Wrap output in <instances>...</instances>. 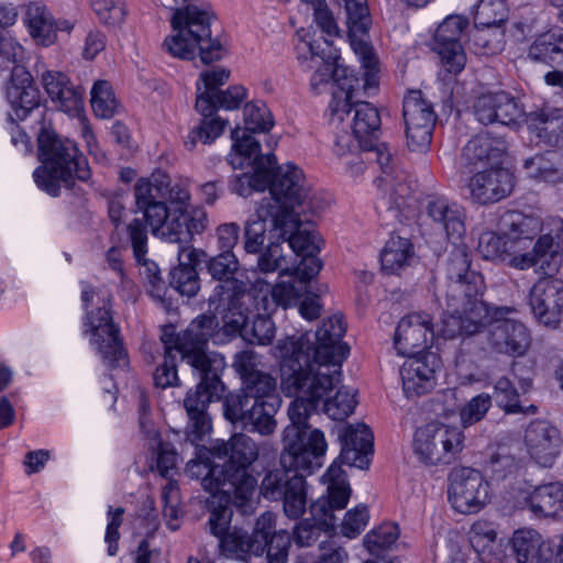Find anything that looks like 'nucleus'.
<instances>
[{
    "label": "nucleus",
    "instance_id": "1",
    "mask_svg": "<svg viewBox=\"0 0 563 563\" xmlns=\"http://www.w3.org/2000/svg\"><path fill=\"white\" fill-rule=\"evenodd\" d=\"M283 373L286 389L297 395V399L288 408L290 423L283 432L282 467L265 474L260 493L267 500L283 501L285 515L297 520L307 507L303 473L311 474L322 466L328 448L323 432L319 429L309 431L306 420L332 383L331 378L300 373V366L292 361H286Z\"/></svg>",
    "mask_w": 563,
    "mask_h": 563
},
{
    "label": "nucleus",
    "instance_id": "2",
    "mask_svg": "<svg viewBox=\"0 0 563 563\" xmlns=\"http://www.w3.org/2000/svg\"><path fill=\"white\" fill-rule=\"evenodd\" d=\"M346 331V324L341 314H333L324 319L321 327L316 331V346L313 349V356L310 358L311 345L306 335L299 338L287 336L278 340L275 350L276 355L280 358V376L282 387L287 396H291L284 384L283 365L286 361H292L300 366V373L307 374L309 377L321 376L331 378V386L324 390L321 398L316 405V412L320 402L323 401V411L332 420L343 421L353 413L356 401V393L345 386L340 387L333 397L323 400L340 382L342 376V363L347 357L350 347L342 342V338ZM297 399V395L292 394ZM309 419V418H307ZM308 423V420H306ZM308 430H312L309 424Z\"/></svg>",
    "mask_w": 563,
    "mask_h": 563
},
{
    "label": "nucleus",
    "instance_id": "3",
    "mask_svg": "<svg viewBox=\"0 0 563 563\" xmlns=\"http://www.w3.org/2000/svg\"><path fill=\"white\" fill-rule=\"evenodd\" d=\"M218 327L219 321L214 314L202 313L180 332L181 347L185 350L184 362L191 367L192 376L199 379L184 398L188 419L185 432L187 440L192 444L203 440L211 432L209 406L219 401L225 390L221 379L225 368L224 356L207 349Z\"/></svg>",
    "mask_w": 563,
    "mask_h": 563
},
{
    "label": "nucleus",
    "instance_id": "4",
    "mask_svg": "<svg viewBox=\"0 0 563 563\" xmlns=\"http://www.w3.org/2000/svg\"><path fill=\"white\" fill-rule=\"evenodd\" d=\"M452 240V250L445 262L444 338L470 336L478 333L489 317L482 300L485 283L482 274L471 267L468 247Z\"/></svg>",
    "mask_w": 563,
    "mask_h": 563
},
{
    "label": "nucleus",
    "instance_id": "5",
    "mask_svg": "<svg viewBox=\"0 0 563 563\" xmlns=\"http://www.w3.org/2000/svg\"><path fill=\"white\" fill-rule=\"evenodd\" d=\"M222 397L223 416L231 423L261 435H269L275 431V415L282 398L277 379L271 373L263 371L251 374L244 378L239 390Z\"/></svg>",
    "mask_w": 563,
    "mask_h": 563
},
{
    "label": "nucleus",
    "instance_id": "6",
    "mask_svg": "<svg viewBox=\"0 0 563 563\" xmlns=\"http://www.w3.org/2000/svg\"><path fill=\"white\" fill-rule=\"evenodd\" d=\"M188 1L162 0L165 7L174 10L170 19L174 34L165 38L163 48L180 59L191 60L198 54L206 65L220 60L227 49L211 36L210 12Z\"/></svg>",
    "mask_w": 563,
    "mask_h": 563
},
{
    "label": "nucleus",
    "instance_id": "7",
    "mask_svg": "<svg viewBox=\"0 0 563 563\" xmlns=\"http://www.w3.org/2000/svg\"><path fill=\"white\" fill-rule=\"evenodd\" d=\"M37 152L42 165L34 170L33 178L52 197H58L62 187L74 190L76 180L87 183L91 178L88 161L76 143L52 129H41Z\"/></svg>",
    "mask_w": 563,
    "mask_h": 563
},
{
    "label": "nucleus",
    "instance_id": "8",
    "mask_svg": "<svg viewBox=\"0 0 563 563\" xmlns=\"http://www.w3.org/2000/svg\"><path fill=\"white\" fill-rule=\"evenodd\" d=\"M363 75L361 78H354V84L343 82L342 89L332 92V99L328 107L330 121L343 122L344 115L353 113L352 131L354 137L360 142L362 150H368L375 146L382 134V118L378 109L368 101L360 100V97H369L378 88H366L364 80L367 68L361 63ZM376 82H378V63L375 68Z\"/></svg>",
    "mask_w": 563,
    "mask_h": 563
},
{
    "label": "nucleus",
    "instance_id": "9",
    "mask_svg": "<svg viewBox=\"0 0 563 563\" xmlns=\"http://www.w3.org/2000/svg\"><path fill=\"white\" fill-rule=\"evenodd\" d=\"M560 242H553L549 234L536 240L533 247L525 253L516 249V241L503 234L484 232L478 239L477 251L484 260L500 262L512 268L526 271L537 268L542 274H552L555 263V250Z\"/></svg>",
    "mask_w": 563,
    "mask_h": 563
},
{
    "label": "nucleus",
    "instance_id": "10",
    "mask_svg": "<svg viewBox=\"0 0 563 563\" xmlns=\"http://www.w3.org/2000/svg\"><path fill=\"white\" fill-rule=\"evenodd\" d=\"M163 201H166V217L159 225V239L170 243L188 244L195 234H201L208 223L203 208L191 207V195L181 183L172 184L165 174Z\"/></svg>",
    "mask_w": 563,
    "mask_h": 563
},
{
    "label": "nucleus",
    "instance_id": "11",
    "mask_svg": "<svg viewBox=\"0 0 563 563\" xmlns=\"http://www.w3.org/2000/svg\"><path fill=\"white\" fill-rule=\"evenodd\" d=\"M212 452L219 459L228 457L221 464L225 468V475L229 479L224 486L231 490L233 503L244 506L253 498L257 486L256 478L250 473L251 465L258 457L256 443L249 435L236 433L228 442L217 443L212 448Z\"/></svg>",
    "mask_w": 563,
    "mask_h": 563
},
{
    "label": "nucleus",
    "instance_id": "12",
    "mask_svg": "<svg viewBox=\"0 0 563 563\" xmlns=\"http://www.w3.org/2000/svg\"><path fill=\"white\" fill-rule=\"evenodd\" d=\"M233 141L232 152L228 155L229 164L234 168L251 166L253 174L235 175L230 181L232 192L242 197L250 196L254 190L262 191L267 188L269 164L275 163V155L261 152V143L254 136L239 137V130L231 132Z\"/></svg>",
    "mask_w": 563,
    "mask_h": 563
},
{
    "label": "nucleus",
    "instance_id": "13",
    "mask_svg": "<svg viewBox=\"0 0 563 563\" xmlns=\"http://www.w3.org/2000/svg\"><path fill=\"white\" fill-rule=\"evenodd\" d=\"M498 227L510 241H516V249H519V253H523L527 241L532 242L538 235L537 240L549 234L553 242H560V247L555 250L556 252L553 255L556 263L553 273L559 271L563 252V220L561 218L549 217L543 221L539 214L533 212L507 210L500 216Z\"/></svg>",
    "mask_w": 563,
    "mask_h": 563
},
{
    "label": "nucleus",
    "instance_id": "14",
    "mask_svg": "<svg viewBox=\"0 0 563 563\" xmlns=\"http://www.w3.org/2000/svg\"><path fill=\"white\" fill-rule=\"evenodd\" d=\"M465 437L459 427L431 422L417 429L413 452L426 465L453 463L464 449Z\"/></svg>",
    "mask_w": 563,
    "mask_h": 563
},
{
    "label": "nucleus",
    "instance_id": "15",
    "mask_svg": "<svg viewBox=\"0 0 563 563\" xmlns=\"http://www.w3.org/2000/svg\"><path fill=\"white\" fill-rule=\"evenodd\" d=\"M336 2L345 11L351 47L360 62L367 68L364 85L366 88H375L377 57L367 41L372 25L367 0H336Z\"/></svg>",
    "mask_w": 563,
    "mask_h": 563
},
{
    "label": "nucleus",
    "instance_id": "16",
    "mask_svg": "<svg viewBox=\"0 0 563 563\" xmlns=\"http://www.w3.org/2000/svg\"><path fill=\"white\" fill-rule=\"evenodd\" d=\"M275 163L267 166L269 195L276 200L280 209L287 213L302 212L310 209L314 213L312 199H308V190L303 186V174L300 168L295 165L287 164L276 166Z\"/></svg>",
    "mask_w": 563,
    "mask_h": 563
},
{
    "label": "nucleus",
    "instance_id": "17",
    "mask_svg": "<svg viewBox=\"0 0 563 563\" xmlns=\"http://www.w3.org/2000/svg\"><path fill=\"white\" fill-rule=\"evenodd\" d=\"M86 325L91 333V341L97 345L103 363L110 367H120L128 363L126 351L120 339V329L113 322L110 312V299H103L96 310H87Z\"/></svg>",
    "mask_w": 563,
    "mask_h": 563
},
{
    "label": "nucleus",
    "instance_id": "18",
    "mask_svg": "<svg viewBox=\"0 0 563 563\" xmlns=\"http://www.w3.org/2000/svg\"><path fill=\"white\" fill-rule=\"evenodd\" d=\"M402 117L406 125L407 146L412 152L429 148L437 114L420 90H410L404 98Z\"/></svg>",
    "mask_w": 563,
    "mask_h": 563
},
{
    "label": "nucleus",
    "instance_id": "19",
    "mask_svg": "<svg viewBox=\"0 0 563 563\" xmlns=\"http://www.w3.org/2000/svg\"><path fill=\"white\" fill-rule=\"evenodd\" d=\"M301 212L287 213L286 219L294 222V227L287 228L288 231L282 235V242L288 244L292 252L301 260L297 265V273L306 278H314L322 268V262L317 257L322 242L319 234L307 228L305 224L311 222V219L300 217Z\"/></svg>",
    "mask_w": 563,
    "mask_h": 563
},
{
    "label": "nucleus",
    "instance_id": "20",
    "mask_svg": "<svg viewBox=\"0 0 563 563\" xmlns=\"http://www.w3.org/2000/svg\"><path fill=\"white\" fill-rule=\"evenodd\" d=\"M286 219V211L280 209L272 197H263L255 208L254 214L246 221L244 228V249L250 254L262 251L266 238V222L271 221L269 233L272 238L282 240V235L294 227V222Z\"/></svg>",
    "mask_w": 563,
    "mask_h": 563
},
{
    "label": "nucleus",
    "instance_id": "21",
    "mask_svg": "<svg viewBox=\"0 0 563 563\" xmlns=\"http://www.w3.org/2000/svg\"><path fill=\"white\" fill-rule=\"evenodd\" d=\"M275 517L272 512H264L255 523L252 533L243 529L233 528L219 539V548L228 558L246 560L247 556H260L265 552L269 539L275 530Z\"/></svg>",
    "mask_w": 563,
    "mask_h": 563
},
{
    "label": "nucleus",
    "instance_id": "22",
    "mask_svg": "<svg viewBox=\"0 0 563 563\" xmlns=\"http://www.w3.org/2000/svg\"><path fill=\"white\" fill-rule=\"evenodd\" d=\"M449 479V499L456 511L476 514L488 501L489 485L479 471L472 467L454 468Z\"/></svg>",
    "mask_w": 563,
    "mask_h": 563
},
{
    "label": "nucleus",
    "instance_id": "23",
    "mask_svg": "<svg viewBox=\"0 0 563 563\" xmlns=\"http://www.w3.org/2000/svg\"><path fill=\"white\" fill-rule=\"evenodd\" d=\"M443 320L435 331L431 317L426 312H412L399 322L394 335V345L399 355L422 354L434 338L442 336Z\"/></svg>",
    "mask_w": 563,
    "mask_h": 563
},
{
    "label": "nucleus",
    "instance_id": "24",
    "mask_svg": "<svg viewBox=\"0 0 563 563\" xmlns=\"http://www.w3.org/2000/svg\"><path fill=\"white\" fill-rule=\"evenodd\" d=\"M468 25V20L461 15H449L438 26L433 37V51L449 73H460L466 63V57L460 38Z\"/></svg>",
    "mask_w": 563,
    "mask_h": 563
},
{
    "label": "nucleus",
    "instance_id": "25",
    "mask_svg": "<svg viewBox=\"0 0 563 563\" xmlns=\"http://www.w3.org/2000/svg\"><path fill=\"white\" fill-rule=\"evenodd\" d=\"M165 174L154 173L151 178H140L134 185V198L137 210L154 236L159 238V225L166 217V201H163Z\"/></svg>",
    "mask_w": 563,
    "mask_h": 563
},
{
    "label": "nucleus",
    "instance_id": "26",
    "mask_svg": "<svg viewBox=\"0 0 563 563\" xmlns=\"http://www.w3.org/2000/svg\"><path fill=\"white\" fill-rule=\"evenodd\" d=\"M406 356L408 358L400 368L406 397L411 399L430 393L437 384L440 358L432 352Z\"/></svg>",
    "mask_w": 563,
    "mask_h": 563
},
{
    "label": "nucleus",
    "instance_id": "27",
    "mask_svg": "<svg viewBox=\"0 0 563 563\" xmlns=\"http://www.w3.org/2000/svg\"><path fill=\"white\" fill-rule=\"evenodd\" d=\"M475 119L484 125H516L523 114L517 99L509 92L496 91L478 96L473 103Z\"/></svg>",
    "mask_w": 563,
    "mask_h": 563
},
{
    "label": "nucleus",
    "instance_id": "28",
    "mask_svg": "<svg viewBox=\"0 0 563 563\" xmlns=\"http://www.w3.org/2000/svg\"><path fill=\"white\" fill-rule=\"evenodd\" d=\"M552 274L540 278L531 288L529 305L534 317L545 325H556L563 311V280Z\"/></svg>",
    "mask_w": 563,
    "mask_h": 563
},
{
    "label": "nucleus",
    "instance_id": "29",
    "mask_svg": "<svg viewBox=\"0 0 563 563\" xmlns=\"http://www.w3.org/2000/svg\"><path fill=\"white\" fill-rule=\"evenodd\" d=\"M365 152H373L376 156V161L380 166L385 176L378 177L376 179L378 195L376 201L377 210H386V211H395L397 213L398 209L401 208L406 202V197L408 196L409 188L406 184L395 183L394 179L389 176V172L391 169L390 163L393 161V154L386 143L376 142L375 146L368 150H364Z\"/></svg>",
    "mask_w": 563,
    "mask_h": 563
},
{
    "label": "nucleus",
    "instance_id": "30",
    "mask_svg": "<svg viewBox=\"0 0 563 563\" xmlns=\"http://www.w3.org/2000/svg\"><path fill=\"white\" fill-rule=\"evenodd\" d=\"M487 343L496 353L517 357L527 352L530 334L526 325L517 320H495L488 324Z\"/></svg>",
    "mask_w": 563,
    "mask_h": 563
},
{
    "label": "nucleus",
    "instance_id": "31",
    "mask_svg": "<svg viewBox=\"0 0 563 563\" xmlns=\"http://www.w3.org/2000/svg\"><path fill=\"white\" fill-rule=\"evenodd\" d=\"M514 176L506 168H490L474 174L468 180L471 198L479 205L498 202L514 189Z\"/></svg>",
    "mask_w": 563,
    "mask_h": 563
},
{
    "label": "nucleus",
    "instance_id": "32",
    "mask_svg": "<svg viewBox=\"0 0 563 563\" xmlns=\"http://www.w3.org/2000/svg\"><path fill=\"white\" fill-rule=\"evenodd\" d=\"M528 452L539 465L550 467L560 453V431L547 420L537 419L529 423L525 433Z\"/></svg>",
    "mask_w": 563,
    "mask_h": 563
},
{
    "label": "nucleus",
    "instance_id": "33",
    "mask_svg": "<svg viewBox=\"0 0 563 563\" xmlns=\"http://www.w3.org/2000/svg\"><path fill=\"white\" fill-rule=\"evenodd\" d=\"M7 99L11 104L9 112L11 122L26 119L32 110L38 108L40 90L35 87L32 75L24 67H13L11 81L7 87Z\"/></svg>",
    "mask_w": 563,
    "mask_h": 563
},
{
    "label": "nucleus",
    "instance_id": "34",
    "mask_svg": "<svg viewBox=\"0 0 563 563\" xmlns=\"http://www.w3.org/2000/svg\"><path fill=\"white\" fill-rule=\"evenodd\" d=\"M339 460L361 470L368 467L373 454L374 435L365 423L347 424L340 430Z\"/></svg>",
    "mask_w": 563,
    "mask_h": 563
},
{
    "label": "nucleus",
    "instance_id": "35",
    "mask_svg": "<svg viewBox=\"0 0 563 563\" xmlns=\"http://www.w3.org/2000/svg\"><path fill=\"white\" fill-rule=\"evenodd\" d=\"M518 563H551L555 560L554 541L532 528H520L511 538Z\"/></svg>",
    "mask_w": 563,
    "mask_h": 563
},
{
    "label": "nucleus",
    "instance_id": "36",
    "mask_svg": "<svg viewBox=\"0 0 563 563\" xmlns=\"http://www.w3.org/2000/svg\"><path fill=\"white\" fill-rule=\"evenodd\" d=\"M200 256L206 253L190 245L178 246V265L169 272V286L180 296L191 298L200 289V279L196 269Z\"/></svg>",
    "mask_w": 563,
    "mask_h": 563
},
{
    "label": "nucleus",
    "instance_id": "37",
    "mask_svg": "<svg viewBox=\"0 0 563 563\" xmlns=\"http://www.w3.org/2000/svg\"><path fill=\"white\" fill-rule=\"evenodd\" d=\"M42 84L56 108L70 115H79L84 109L82 91L70 84L69 78L60 73L46 70Z\"/></svg>",
    "mask_w": 563,
    "mask_h": 563
},
{
    "label": "nucleus",
    "instance_id": "38",
    "mask_svg": "<svg viewBox=\"0 0 563 563\" xmlns=\"http://www.w3.org/2000/svg\"><path fill=\"white\" fill-rule=\"evenodd\" d=\"M207 268L211 277L219 282L209 298L210 303H216L217 296L231 291L241 294L242 290H245V283L236 278L240 264L233 252H220L217 256L210 257L207 262Z\"/></svg>",
    "mask_w": 563,
    "mask_h": 563
},
{
    "label": "nucleus",
    "instance_id": "39",
    "mask_svg": "<svg viewBox=\"0 0 563 563\" xmlns=\"http://www.w3.org/2000/svg\"><path fill=\"white\" fill-rule=\"evenodd\" d=\"M427 214L450 240H462L465 234L464 211L456 202L444 197H433L426 206Z\"/></svg>",
    "mask_w": 563,
    "mask_h": 563
},
{
    "label": "nucleus",
    "instance_id": "40",
    "mask_svg": "<svg viewBox=\"0 0 563 563\" xmlns=\"http://www.w3.org/2000/svg\"><path fill=\"white\" fill-rule=\"evenodd\" d=\"M250 298V294L242 290L241 294L231 291L229 294L216 297V309L223 312V328L228 334L239 333L244 338V330L250 324V310L245 307V299Z\"/></svg>",
    "mask_w": 563,
    "mask_h": 563
},
{
    "label": "nucleus",
    "instance_id": "41",
    "mask_svg": "<svg viewBox=\"0 0 563 563\" xmlns=\"http://www.w3.org/2000/svg\"><path fill=\"white\" fill-rule=\"evenodd\" d=\"M186 474L190 478L200 479L205 490L209 492L213 498L218 494H223L227 501H233L231 490L224 486L229 479L225 475V468L221 464L210 461L209 457L190 460L186 465Z\"/></svg>",
    "mask_w": 563,
    "mask_h": 563
},
{
    "label": "nucleus",
    "instance_id": "42",
    "mask_svg": "<svg viewBox=\"0 0 563 563\" xmlns=\"http://www.w3.org/2000/svg\"><path fill=\"white\" fill-rule=\"evenodd\" d=\"M525 505L538 517H556L563 514V484L548 483L534 487L523 496Z\"/></svg>",
    "mask_w": 563,
    "mask_h": 563
},
{
    "label": "nucleus",
    "instance_id": "43",
    "mask_svg": "<svg viewBox=\"0 0 563 563\" xmlns=\"http://www.w3.org/2000/svg\"><path fill=\"white\" fill-rule=\"evenodd\" d=\"M528 57L553 68L563 66V27L554 26L537 35L528 48Z\"/></svg>",
    "mask_w": 563,
    "mask_h": 563
},
{
    "label": "nucleus",
    "instance_id": "44",
    "mask_svg": "<svg viewBox=\"0 0 563 563\" xmlns=\"http://www.w3.org/2000/svg\"><path fill=\"white\" fill-rule=\"evenodd\" d=\"M527 176L549 184H563V151H547L527 158Z\"/></svg>",
    "mask_w": 563,
    "mask_h": 563
},
{
    "label": "nucleus",
    "instance_id": "45",
    "mask_svg": "<svg viewBox=\"0 0 563 563\" xmlns=\"http://www.w3.org/2000/svg\"><path fill=\"white\" fill-rule=\"evenodd\" d=\"M230 70L223 67H214L202 71L196 82L197 98L195 108L199 113H210L214 110V97L222 91L221 86L230 78Z\"/></svg>",
    "mask_w": 563,
    "mask_h": 563
},
{
    "label": "nucleus",
    "instance_id": "46",
    "mask_svg": "<svg viewBox=\"0 0 563 563\" xmlns=\"http://www.w3.org/2000/svg\"><path fill=\"white\" fill-rule=\"evenodd\" d=\"M507 150L504 137H492L488 133L478 134L463 147V157L468 164L499 158Z\"/></svg>",
    "mask_w": 563,
    "mask_h": 563
},
{
    "label": "nucleus",
    "instance_id": "47",
    "mask_svg": "<svg viewBox=\"0 0 563 563\" xmlns=\"http://www.w3.org/2000/svg\"><path fill=\"white\" fill-rule=\"evenodd\" d=\"M412 256V244L408 239L390 236L380 252L382 269L389 275L398 274L410 264Z\"/></svg>",
    "mask_w": 563,
    "mask_h": 563
},
{
    "label": "nucleus",
    "instance_id": "48",
    "mask_svg": "<svg viewBox=\"0 0 563 563\" xmlns=\"http://www.w3.org/2000/svg\"><path fill=\"white\" fill-rule=\"evenodd\" d=\"M530 128L537 137L550 146H563V110L554 109L549 113L537 114Z\"/></svg>",
    "mask_w": 563,
    "mask_h": 563
},
{
    "label": "nucleus",
    "instance_id": "49",
    "mask_svg": "<svg viewBox=\"0 0 563 563\" xmlns=\"http://www.w3.org/2000/svg\"><path fill=\"white\" fill-rule=\"evenodd\" d=\"M24 22L30 34L43 45L48 46L56 38L55 26L44 7L38 3H30L26 8Z\"/></svg>",
    "mask_w": 563,
    "mask_h": 563
},
{
    "label": "nucleus",
    "instance_id": "50",
    "mask_svg": "<svg viewBox=\"0 0 563 563\" xmlns=\"http://www.w3.org/2000/svg\"><path fill=\"white\" fill-rule=\"evenodd\" d=\"M244 114V129L235 128L233 131L239 130V137L245 135L253 136L252 133L268 132L273 125L274 120L267 106L262 102L246 103L243 110Z\"/></svg>",
    "mask_w": 563,
    "mask_h": 563
},
{
    "label": "nucleus",
    "instance_id": "51",
    "mask_svg": "<svg viewBox=\"0 0 563 563\" xmlns=\"http://www.w3.org/2000/svg\"><path fill=\"white\" fill-rule=\"evenodd\" d=\"M312 278L302 277L295 268V278L290 282H283L274 287L266 285L267 292L272 295L273 301L284 308L297 303L303 294L308 291L309 282Z\"/></svg>",
    "mask_w": 563,
    "mask_h": 563
},
{
    "label": "nucleus",
    "instance_id": "52",
    "mask_svg": "<svg viewBox=\"0 0 563 563\" xmlns=\"http://www.w3.org/2000/svg\"><path fill=\"white\" fill-rule=\"evenodd\" d=\"M399 534V527L395 522H383L365 534L363 544L372 555L380 556L391 549Z\"/></svg>",
    "mask_w": 563,
    "mask_h": 563
},
{
    "label": "nucleus",
    "instance_id": "53",
    "mask_svg": "<svg viewBox=\"0 0 563 563\" xmlns=\"http://www.w3.org/2000/svg\"><path fill=\"white\" fill-rule=\"evenodd\" d=\"M494 389L496 402L506 413H536L537 407L534 405H530L528 407L520 405L519 394L507 377H500L496 382Z\"/></svg>",
    "mask_w": 563,
    "mask_h": 563
},
{
    "label": "nucleus",
    "instance_id": "54",
    "mask_svg": "<svg viewBox=\"0 0 563 563\" xmlns=\"http://www.w3.org/2000/svg\"><path fill=\"white\" fill-rule=\"evenodd\" d=\"M217 497H219L220 503L219 506L210 512L208 526L210 528V532L220 539L222 536L227 534V532L231 531L230 522L232 518V509L230 506H235L243 514H245L247 512L249 508H251L252 499L244 506H239L233 501H227L223 494H218Z\"/></svg>",
    "mask_w": 563,
    "mask_h": 563
},
{
    "label": "nucleus",
    "instance_id": "55",
    "mask_svg": "<svg viewBox=\"0 0 563 563\" xmlns=\"http://www.w3.org/2000/svg\"><path fill=\"white\" fill-rule=\"evenodd\" d=\"M505 0H479L474 12L475 26H499L507 20Z\"/></svg>",
    "mask_w": 563,
    "mask_h": 563
},
{
    "label": "nucleus",
    "instance_id": "56",
    "mask_svg": "<svg viewBox=\"0 0 563 563\" xmlns=\"http://www.w3.org/2000/svg\"><path fill=\"white\" fill-rule=\"evenodd\" d=\"M91 107L95 114L101 119H110L114 115L118 102L109 81L95 82L91 89Z\"/></svg>",
    "mask_w": 563,
    "mask_h": 563
},
{
    "label": "nucleus",
    "instance_id": "57",
    "mask_svg": "<svg viewBox=\"0 0 563 563\" xmlns=\"http://www.w3.org/2000/svg\"><path fill=\"white\" fill-rule=\"evenodd\" d=\"M275 338V324L267 314L257 313L244 330V340L251 344L267 345Z\"/></svg>",
    "mask_w": 563,
    "mask_h": 563
},
{
    "label": "nucleus",
    "instance_id": "58",
    "mask_svg": "<svg viewBox=\"0 0 563 563\" xmlns=\"http://www.w3.org/2000/svg\"><path fill=\"white\" fill-rule=\"evenodd\" d=\"M99 21L108 26L121 25L126 16L123 2L119 0H90Z\"/></svg>",
    "mask_w": 563,
    "mask_h": 563
},
{
    "label": "nucleus",
    "instance_id": "59",
    "mask_svg": "<svg viewBox=\"0 0 563 563\" xmlns=\"http://www.w3.org/2000/svg\"><path fill=\"white\" fill-rule=\"evenodd\" d=\"M354 78H357L352 70L346 67H342L339 64L324 62L321 69H318L311 77V85L317 86L322 82H328L331 79L338 84V89L333 92H338L342 89L343 82L354 84Z\"/></svg>",
    "mask_w": 563,
    "mask_h": 563
},
{
    "label": "nucleus",
    "instance_id": "60",
    "mask_svg": "<svg viewBox=\"0 0 563 563\" xmlns=\"http://www.w3.org/2000/svg\"><path fill=\"white\" fill-rule=\"evenodd\" d=\"M354 78H357L352 70L346 67H342L339 64L324 62L321 69H318L311 77V85L317 86L322 82H328L331 79L338 84V89L333 92H338L342 89L343 82L354 84Z\"/></svg>",
    "mask_w": 563,
    "mask_h": 563
},
{
    "label": "nucleus",
    "instance_id": "61",
    "mask_svg": "<svg viewBox=\"0 0 563 563\" xmlns=\"http://www.w3.org/2000/svg\"><path fill=\"white\" fill-rule=\"evenodd\" d=\"M496 538L497 533L490 523L479 521L472 526L470 541L481 561H485V554L494 545Z\"/></svg>",
    "mask_w": 563,
    "mask_h": 563
},
{
    "label": "nucleus",
    "instance_id": "62",
    "mask_svg": "<svg viewBox=\"0 0 563 563\" xmlns=\"http://www.w3.org/2000/svg\"><path fill=\"white\" fill-rule=\"evenodd\" d=\"M141 265V276L147 282L148 292L150 295L159 301H163L166 294V285L164 279L161 276V271L158 265L147 260L144 256V260L137 262Z\"/></svg>",
    "mask_w": 563,
    "mask_h": 563
},
{
    "label": "nucleus",
    "instance_id": "63",
    "mask_svg": "<svg viewBox=\"0 0 563 563\" xmlns=\"http://www.w3.org/2000/svg\"><path fill=\"white\" fill-rule=\"evenodd\" d=\"M492 406V398L487 394H479L472 398L460 411L463 427L481 421Z\"/></svg>",
    "mask_w": 563,
    "mask_h": 563
},
{
    "label": "nucleus",
    "instance_id": "64",
    "mask_svg": "<svg viewBox=\"0 0 563 563\" xmlns=\"http://www.w3.org/2000/svg\"><path fill=\"white\" fill-rule=\"evenodd\" d=\"M369 519L367 507L358 505L350 509L342 521L341 532L344 537L353 539L357 537L366 527Z\"/></svg>",
    "mask_w": 563,
    "mask_h": 563
}]
</instances>
